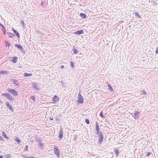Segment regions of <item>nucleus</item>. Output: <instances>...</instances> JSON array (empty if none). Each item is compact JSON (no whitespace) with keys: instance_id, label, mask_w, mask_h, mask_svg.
I'll return each mask as SVG.
<instances>
[{"instance_id":"obj_7","label":"nucleus","mask_w":158,"mask_h":158,"mask_svg":"<svg viewBox=\"0 0 158 158\" xmlns=\"http://www.w3.org/2000/svg\"><path fill=\"white\" fill-rule=\"evenodd\" d=\"M99 138L98 142L99 143H101L103 139V135L102 134H100L99 135Z\"/></svg>"},{"instance_id":"obj_41","label":"nucleus","mask_w":158,"mask_h":158,"mask_svg":"<svg viewBox=\"0 0 158 158\" xmlns=\"http://www.w3.org/2000/svg\"><path fill=\"white\" fill-rule=\"evenodd\" d=\"M21 22H22V24H24V22L23 21H22Z\"/></svg>"},{"instance_id":"obj_12","label":"nucleus","mask_w":158,"mask_h":158,"mask_svg":"<svg viewBox=\"0 0 158 158\" xmlns=\"http://www.w3.org/2000/svg\"><path fill=\"white\" fill-rule=\"evenodd\" d=\"M15 46L16 47H17L18 48H19V49H20L21 50H22L23 49V47L20 45L18 44H15Z\"/></svg>"},{"instance_id":"obj_9","label":"nucleus","mask_w":158,"mask_h":158,"mask_svg":"<svg viewBox=\"0 0 158 158\" xmlns=\"http://www.w3.org/2000/svg\"><path fill=\"white\" fill-rule=\"evenodd\" d=\"M18 57H13L12 58V61L13 63H16Z\"/></svg>"},{"instance_id":"obj_45","label":"nucleus","mask_w":158,"mask_h":158,"mask_svg":"<svg viewBox=\"0 0 158 158\" xmlns=\"http://www.w3.org/2000/svg\"><path fill=\"white\" fill-rule=\"evenodd\" d=\"M1 152V151H0V153Z\"/></svg>"},{"instance_id":"obj_38","label":"nucleus","mask_w":158,"mask_h":158,"mask_svg":"<svg viewBox=\"0 0 158 158\" xmlns=\"http://www.w3.org/2000/svg\"><path fill=\"white\" fill-rule=\"evenodd\" d=\"M0 140H3L2 137L1 136H0Z\"/></svg>"},{"instance_id":"obj_34","label":"nucleus","mask_w":158,"mask_h":158,"mask_svg":"<svg viewBox=\"0 0 158 158\" xmlns=\"http://www.w3.org/2000/svg\"><path fill=\"white\" fill-rule=\"evenodd\" d=\"M155 53L156 54H157L158 53V47H157L156 49Z\"/></svg>"},{"instance_id":"obj_37","label":"nucleus","mask_w":158,"mask_h":158,"mask_svg":"<svg viewBox=\"0 0 158 158\" xmlns=\"http://www.w3.org/2000/svg\"><path fill=\"white\" fill-rule=\"evenodd\" d=\"M150 154V152H148L146 156H148Z\"/></svg>"},{"instance_id":"obj_11","label":"nucleus","mask_w":158,"mask_h":158,"mask_svg":"<svg viewBox=\"0 0 158 158\" xmlns=\"http://www.w3.org/2000/svg\"><path fill=\"white\" fill-rule=\"evenodd\" d=\"M80 16L82 19H85L86 18V15L85 14L82 13H80Z\"/></svg>"},{"instance_id":"obj_14","label":"nucleus","mask_w":158,"mask_h":158,"mask_svg":"<svg viewBox=\"0 0 158 158\" xmlns=\"http://www.w3.org/2000/svg\"><path fill=\"white\" fill-rule=\"evenodd\" d=\"M7 99L10 101H13L14 100L15 98H13L12 97L10 94L7 97Z\"/></svg>"},{"instance_id":"obj_3","label":"nucleus","mask_w":158,"mask_h":158,"mask_svg":"<svg viewBox=\"0 0 158 158\" xmlns=\"http://www.w3.org/2000/svg\"><path fill=\"white\" fill-rule=\"evenodd\" d=\"M54 151L57 157H59L60 156V151L59 149L57 148H55L54 149Z\"/></svg>"},{"instance_id":"obj_29","label":"nucleus","mask_w":158,"mask_h":158,"mask_svg":"<svg viewBox=\"0 0 158 158\" xmlns=\"http://www.w3.org/2000/svg\"><path fill=\"white\" fill-rule=\"evenodd\" d=\"M115 153L117 155V156L118 155V151L117 149H116L115 151Z\"/></svg>"},{"instance_id":"obj_13","label":"nucleus","mask_w":158,"mask_h":158,"mask_svg":"<svg viewBox=\"0 0 158 158\" xmlns=\"http://www.w3.org/2000/svg\"><path fill=\"white\" fill-rule=\"evenodd\" d=\"M2 135L6 139H9V138L7 137L6 133L4 132H2Z\"/></svg>"},{"instance_id":"obj_8","label":"nucleus","mask_w":158,"mask_h":158,"mask_svg":"<svg viewBox=\"0 0 158 158\" xmlns=\"http://www.w3.org/2000/svg\"><path fill=\"white\" fill-rule=\"evenodd\" d=\"M84 33L83 31L82 30L80 31H78L75 32L74 33L76 34L80 35L83 34Z\"/></svg>"},{"instance_id":"obj_28","label":"nucleus","mask_w":158,"mask_h":158,"mask_svg":"<svg viewBox=\"0 0 158 158\" xmlns=\"http://www.w3.org/2000/svg\"><path fill=\"white\" fill-rule=\"evenodd\" d=\"M135 15L136 16L138 17L139 18H140V16L138 13H135Z\"/></svg>"},{"instance_id":"obj_10","label":"nucleus","mask_w":158,"mask_h":158,"mask_svg":"<svg viewBox=\"0 0 158 158\" xmlns=\"http://www.w3.org/2000/svg\"><path fill=\"white\" fill-rule=\"evenodd\" d=\"M8 72L7 71L1 70L0 71V74H7Z\"/></svg>"},{"instance_id":"obj_35","label":"nucleus","mask_w":158,"mask_h":158,"mask_svg":"<svg viewBox=\"0 0 158 158\" xmlns=\"http://www.w3.org/2000/svg\"><path fill=\"white\" fill-rule=\"evenodd\" d=\"M12 30H13L14 33L15 34H16L17 32L13 28H12Z\"/></svg>"},{"instance_id":"obj_18","label":"nucleus","mask_w":158,"mask_h":158,"mask_svg":"<svg viewBox=\"0 0 158 158\" xmlns=\"http://www.w3.org/2000/svg\"><path fill=\"white\" fill-rule=\"evenodd\" d=\"M96 123L97 124L96 126V131L97 132H98L99 131V127L97 122Z\"/></svg>"},{"instance_id":"obj_24","label":"nucleus","mask_w":158,"mask_h":158,"mask_svg":"<svg viewBox=\"0 0 158 158\" xmlns=\"http://www.w3.org/2000/svg\"><path fill=\"white\" fill-rule=\"evenodd\" d=\"M2 31H3V32L4 34V35H5L6 34V30L5 27L3 28Z\"/></svg>"},{"instance_id":"obj_2","label":"nucleus","mask_w":158,"mask_h":158,"mask_svg":"<svg viewBox=\"0 0 158 158\" xmlns=\"http://www.w3.org/2000/svg\"><path fill=\"white\" fill-rule=\"evenodd\" d=\"M77 102L79 104L83 103L84 102L83 98L80 94H78Z\"/></svg>"},{"instance_id":"obj_44","label":"nucleus","mask_w":158,"mask_h":158,"mask_svg":"<svg viewBox=\"0 0 158 158\" xmlns=\"http://www.w3.org/2000/svg\"><path fill=\"white\" fill-rule=\"evenodd\" d=\"M50 119H51V120H52V119H53V118H50Z\"/></svg>"},{"instance_id":"obj_36","label":"nucleus","mask_w":158,"mask_h":158,"mask_svg":"<svg viewBox=\"0 0 158 158\" xmlns=\"http://www.w3.org/2000/svg\"><path fill=\"white\" fill-rule=\"evenodd\" d=\"M0 26L2 27V28H5V27L3 26V25L1 23H0Z\"/></svg>"},{"instance_id":"obj_16","label":"nucleus","mask_w":158,"mask_h":158,"mask_svg":"<svg viewBox=\"0 0 158 158\" xmlns=\"http://www.w3.org/2000/svg\"><path fill=\"white\" fill-rule=\"evenodd\" d=\"M63 132L62 130H61L60 132L59 137L60 138H61L63 137Z\"/></svg>"},{"instance_id":"obj_43","label":"nucleus","mask_w":158,"mask_h":158,"mask_svg":"<svg viewBox=\"0 0 158 158\" xmlns=\"http://www.w3.org/2000/svg\"><path fill=\"white\" fill-rule=\"evenodd\" d=\"M26 149H27V148H28V146L27 145L26 146Z\"/></svg>"},{"instance_id":"obj_19","label":"nucleus","mask_w":158,"mask_h":158,"mask_svg":"<svg viewBox=\"0 0 158 158\" xmlns=\"http://www.w3.org/2000/svg\"><path fill=\"white\" fill-rule=\"evenodd\" d=\"M33 87L34 89H37V85L36 84L33 83Z\"/></svg>"},{"instance_id":"obj_17","label":"nucleus","mask_w":158,"mask_h":158,"mask_svg":"<svg viewBox=\"0 0 158 158\" xmlns=\"http://www.w3.org/2000/svg\"><path fill=\"white\" fill-rule=\"evenodd\" d=\"M108 85L109 90L111 92L113 91V89L110 84H108Z\"/></svg>"},{"instance_id":"obj_22","label":"nucleus","mask_w":158,"mask_h":158,"mask_svg":"<svg viewBox=\"0 0 158 158\" xmlns=\"http://www.w3.org/2000/svg\"><path fill=\"white\" fill-rule=\"evenodd\" d=\"M100 116L102 118H105V117L103 115L102 111L100 113Z\"/></svg>"},{"instance_id":"obj_6","label":"nucleus","mask_w":158,"mask_h":158,"mask_svg":"<svg viewBox=\"0 0 158 158\" xmlns=\"http://www.w3.org/2000/svg\"><path fill=\"white\" fill-rule=\"evenodd\" d=\"M12 83L11 84V85H12V84L14 85H17L18 84V82H17V81L15 79H12L11 80Z\"/></svg>"},{"instance_id":"obj_23","label":"nucleus","mask_w":158,"mask_h":158,"mask_svg":"<svg viewBox=\"0 0 158 158\" xmlns=\"http://www.w3.org/2000/svg\"><path fill=\"white\" fill-rule=\"evenodd\" d=\"M15 141L18 143H19L20 142V140L18 138H15Z\"/></svg>"},{"instance_id":"obj_42","label":"nucleus","mask_w":158,"mask_h":158,"mask_svg":"<svg viewBox=\"0 0 158 158\" xmlns=\"http://www.w3.org/2000/svg\"><path fill=\"white\" fill-rule=\"evenodd\" d=\"M0 158H3V156L2 155H1L0 156Z\"/></svg>"},{"instance_id":"obj_4","label":"nucleus","mask_w":158,"mask_h":158,"mask_svg":"<svg viewBox=\"0 0 158 158\" xmlns=\"http://www.w3.org/2000/svg\"><path fill=\"white\" fill-rule=\"evenodd\" d=\"M52 100L53 103H55L56 102L58 101L59 100V98L58 96L54 95L52 98Z\"/></svg>"},{"instance_id":"obj_21","label":"nucleus","mask_w":158,"mask_h":158,"mask_svg":"<svg viewBox=\"0 0 158 158\" xmlns=\"http://www.w3.org/2000/svg\"><path fill=\"white\" fill-rule=\"evenodd\" d=\"M9 94H9L8 93H4V94H2V95L3 96H4L5 97H6L7 98L9 95Z\"/></svg>"},{"instance_id":"obj_20","label":"nucleus","mask_w":158,"mask_h":158,"mask_svg":"<svg viewBox=\"0 0 158 158\" xmlns=\"http://www.w3.org/2000/svg\"><path fill=\"white\" fill-rule=\"evenodd\" d=\"M5 44L6 46L9 47L10 45V44L7 41H5Z\"/></svg>"},{"instance_id":"obj_30","label":"nucleus","mask_w":158,"mask_h":158,"mask_svg":"<svg viewBox=\"0 0 158 158\" xmlns=\"http://www.w3.org/2000/svg\"><path fill=\"white\" fill-rule=\"evenodd\" d=\"M31 98L33 100V101H35V97L34 96H31Z\"/></svg>"},{"instance_id":"obj_27","label":"nucleus","mask_w":158,"mask_h":158,"mask_svg":"<svg viewBox=\"0 0 158 158\" xmlns=\"http://www.w3.org/2000/svg\"><path fill=\"white\" fill-rule=\"evenodd\" d=\"M70 64H71V67H73L74 66L73 62V61H71L70 62Z\"/></svg>"},{"instance_id":"obj_1","label":"nucleus","mask_w":158,"mask_h":158,"mask_svg":"<svg viewBox=\"0 0 158 158\" xmlns=\"http://www.w3.org/2000/svg\"><path fill=\"white\" fill-rule=\"evenodd\" d=\"M7 90L9 92L11 93L14 96H16L18 94L17 92L15 89H8Z\"/></svg>"},{"instance_id":"obj_26","label":"nucleus","mask_w":158,"mask_h":158,"mask_svg":"<svg viewBox=\"0 0 158 158\" xmlns=\"http://www.w3.org/2000/svg\"><path fill=\"white\" fill-rule=\"evenodd\" d=\"M10 35L9 36L10 38H12L13 37L15 36V35L13 33H10Z\"/></svg>"},{"instance_id":"obj_32","label":"nucleus","mask_w":158,"mask_h":158,"mask_svg":"<svg viewBox=\"0 0 158 158\" xmlns=\"http://www.w3.org/2000/svg\"><path fill=\"white\" fill-rule=\"evenodd\" d=\"M15 34L16 36H17L18 38L20 37L19 34V32H17Z\"/></svg>"},{"instance_id":"obj_15","label":"nucleus","mask_w":158,"mask_h":158,"mask_svg":"<svg viewBox=\"0 0 158 158\" xmlns=\"http://www.w3.org/2000/svg\"><path fill=\"white\" fill-rule=\"evenodd\" d=\"M24 76L25 77H30L32 75V73H24Z\"/></svg>"},{"instance_id":"obj_31","label":"nucleus","mask_w":158,"mask_h":158,"mask_svg":"<svg viewBox=\"0 0 158 158\" xmlns=\"http://www.w3.org/2000/svg\"><path fill=\"white\" fill-rule=\"evenodd\" d=\"M141 92H142L141 94L142 95H145L146 94V92L144 91H142Z\"/></svg>"},{"instance_id":"obj_25","label":"nucleus","mask_w":158,"mask_h":158,"mask_svg":"<svg viewBox=\"0 0 158 158\" xmlns=\"http://www.w3.org/2000/svg\"><path fill=\"white\" fill-rule=\"evenodd\" d=\"M85 122L87 124H89V120L88 119H86L85 120Z\"/></svg>"},{"instance_id":"obj_33","label":"nucleus","mask_w":158,"mask_h":158,"mask_svg":"<svg viewBox=\"0 0 158 158\" xmlns=\"http://www.w3.org/2000/svg\"><path fill=\"white\" fill-rule=\"evenodd\" d=\"M73 52H74V53L75 54H77V53H78L77 50L76 49H75L74 50Z\"/></svg>"},{"instance_id":"obj_5","label":"nucleus","mask_w":158,"mask_h":158,"mask_svg":"<svg viewBox=\"0 0 158 158\" xmlns=\"http://www.w3.org/2000/svg\"><path fill=\"white\" fill-rule=\"evenodd\" d=\"M6 106L10 110H11V111L13 110V108L12 106L9 104V103L8 102H6Z\"/></svg>"},{"instance_id":"obj_40","label":"nucleus","mask_w":158,"mask_h":158,"mask_svg":"<svg viewBox=\"0 0 158 158\" xmlns=\"http://www.w3.org/2000/svg\"><path fill=\"white\" fill-rule=\"evenodd\" d=\"M27 158H35L33 157H27Z\"/></svg>"},{"instance_id":"obj_39","label":"nucleus","mask_w":158,"mask_h":158,"mask_svg":"<svg viewBox=\"0 0 158 158\" xmlns=\"http://www.w3.org/2000/svg\"><path fill=\"white\" fill-rule=\"evenodd\" d=\"M64 66L63 65H62L61 66V69H63L64 68Z\"/></svg>"}]
</instances>
